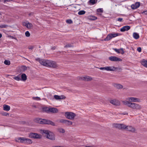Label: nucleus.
Instances as JSON below:
<instances>
[{"label":"nucleus","mask_w":147,"mask_h":147,"mask_svg":"<svg viewBox=\"0 0 147 147\" xmlns=\"http://www.w3.org/2000/svg\"><path fill=\"white\" fill-rule=\"evenodd\" d=\"M36 60L38 61L41 65L47 67L54 68H55L57 67L55 62L52 61L44 59H40L39 58H36Z\"/></svg>","instance_id":"1"},{"label":"nucleus","mask_w":147,"mask_h":147,"mask_svg":"<svg viewBox=\"0 0 147 147\" xmlns=\"http://www.w3.org/2000/svg\"><path fill=\"white\" fill-rule=\"evenodd\" d=\"M35 121L42 124L50 125L53 126H55V123L52 121L46 119H42L39 118H36L34 120Z\"/></svg>","instance_id":"2"},{"label":"nucleus","mask_w":147,"mask_h":147,"mask_svg":"<svg viewBox=\"0 0 147 147\" xmlns=\"http://www.w3.org/2000/svg\"><path fill=\"white\" fill-rule=\"evenodd\" d=\"M42 135L47 138L51 140H55V136L54 134L51 131L47 130L41 131Z\"/></svg>","instance_id":"3"},{"label":"nucleus","mask_w":147,"mask_h":147,"mask_svg":"<svg viewBox=\"0 0 147 147\" xmlns=\"http://www.w3.org/2000/svg\"><path fill=\"white\" fill-rule=\"evenodd\" d=\"M65 116L68 119H73L76 116V115L72 112H67L65 113Z\"/></svg>","instance_id":"4"},{"label":"nucleus","mask_w":147,"mask_h":147,"mask_svg":"<svg viewBox=\"0 0 147 147\" xmlns=\"http://www.w3.org/2000/svg\"><path fill=\"white\" fill-rule=\"evenodd\" d=\"M129 107L136 110H139L141 109V107L140 105L131 102Z\"/></svg>","instance_id":"5"},{"label":"nucleus","mask_w":147,"mask_h":147,"mask_svg":"<svg viewBox=\"0 0 147 147\" xmlns=\"http://www.w3.org/2000/svg\"><path fill=\"white\" fill-rule=\"evenodd\" d=\"M29 137L31 138L38 139L41 138V136L37 133H31L29 134Z\"/></svg>","instance_id":"6"},{"label":"nucleus","mask_w":147,"mask_h":147,"mask_svg":"<svg viewBox=\"0 0 147 147\" xmlns=\"http://www.w3.org/2000/svg\"><path fill=\"white\" fill-rule=\"evenodd\" d=\"M109 59L113 61H122L121 59L115 56L110 57H109Z\"/></svg>","instance_id":"7"},{"label":"nucleus","mask_w":147,"mask_h":147,"mask_svg":"<svg viewBox=\"0 0 147 147\" xmlns=\"http://www.w3.org/2000/svg\"><path fill=\"white\" fill-rule=\"evenodd\" d=\"M114 127L119 129H125V125L122 124H115L114 125Z\"/></svg>","instance_id":"8"},{"label":"nucleus","mask_w":147,"mask_h":147,"mask_svg":"<svg viewBox=\"0 0 147 147\" xmlns=\"http://www.w3.org/2000/svg\"><path fill=\"white\" fill-rule=\"evenodd\" d=\"M114 127L119 129H125V125L122 124H115L114 125Z\"/></svg>","instance_id":"9"},{"label":"nucleus","mask_w":147,"mask_h":147,"mask_svg":"<svg viewBox=\"0 0 147 147\" xmlns=\"http://www.w3.org/2000/svg\"><path fill=\"white\" fill-rule=\"evenodd\" d=\"M26 138L24 137H19L16 139V142L25 143Z\"/></svg>","instance_id":"10"},{"label":"nucleus","mask_w":147,"mask_h":147,"mask_svg":"<svg viewBox=\"0 0 147 147\" xmlns=\"http://www.w3.org/2000/svg\"><path fill=\"white\" fill-rule=\"evenodd\" d=\"M130 28V27L129 26H125L122 27L120 29V30L121 32H123L125 31H127L129 30Z\"/></svg>","instance_id":"11"},{"label":"nucleus","mask_w":147,"mask_h":147,"mask_svg":"<svg viewBox=\"0 0 147 147\" xmlns=\"http://www.w3.org/2000/svg\"><path fill=\"white\" fill-rule=\"evenodd\" d=\"M140 3L139 2H136L134 4H132L131 5L132 9H137L140 6Z\"/></svg>","instance_id":"12"},{"label":"nucleus","mask_w":147,"mask_h":147,"mask_svg":"<svg viewBox=\"0 0 147 147\" xmlns=\"http://www.w3.org/2000/svg\"><path fill=\"white\" fill-rule=\"evenodd\" d=\"M110 102L111 103L116 106L119 105L120 104L119 101L116 99L111 100L110 101Z\"/></svg>","instance_id":"13"},{"label":"nucleus","mask_w":147,"mask_h":147,"mask_svg":"<svg viewBox=\"0 0 147 147\" xmlns=\"http://www.w3.org/2000/svg\"><path fill=\"white\" fill-rule=\"evenodd\" d=\"M113 49L116 52L118 53H121L122 54H123L124 53V52L123 50V48H121L120 49H118L116 48H113Z\"/></svg>","instance_id":"14"},{"label":"nucleus","mask_w":147,"mask_h":147,"mask_svg":"<svg viewBox=\"0 0 147 147\" xmlns=\"http://www.w3.org/2000/svg\"><path fill=\"white\" fill-rule=\"evenodd\" d=\"M129 101L134 102H139L140 100L139 99L133 97H131L128 98Z\"/></svg>","instance_id":"15"},{"label":"nucleus","mask_w":147,"mask_h":147,"mask_svg":"<svg viewBox=\"0 0 147 147\" xmlns=\"http://www.w3.org/2000/svg\"><path fill=\"white\" fill-rule=\"evenodd\" d=\"M125 129L132 132H134L135 131V129L131 126H126L125 125Z\"/></svg>","instance_id":"16"},{"label":"nucleus","mask_w":147,"mask_h":147,"mask_svg":"<svg viewBox=\"0 0 147 147\" xmlns=\"http://www.w3.org/2000/svg\"><path fill=\"white\" fill-rule=\"evenodd\" d=\"M49 111V113H56L58 112V110L57 108L54 107L50 108Z\"/></svg>","instance_id":"17"},{"label":"nucleus","mask_w":147,"mask_h":147,"mask_svg":"<svg viewBox=\"0 0 147 147\" xmlns=\"http://www.w3.org/2000/svg\"><path fill=\"white\" fill-rule=\"evenodd\" d=\"M82 79L85 81H90L92 80V78L88 76H86L85 77H83L82 78Z\"/></svg>","instance_id":"18"},{"label":"nucleus","mask_w":147,"mask_h":147,"mask_svg":"<svg viewBox=\"0 0 147 147\" xmlns=\"http://www.w3.org/2000/svg\"><path fill=\"white\" fill-rule=\"evenodd\" d=\"M10 109V107L6 105H3V110L6 111H8Z\"/></svg>","instance_id":"19"},{"label":"nucleus","mask_w":147,"mask_h":147,"mask_svg":"<svg viewBox=\"0 0 147 147\" xmlns=\"http://www.w3.org/2000/svg\"><path fill=\"white\" fill-rule=\"evenodd\" d=\"M21 80L25 81L27 79V76L25 74H23L21 75Z\"/></svg>","instance_id":"20"},{"label":"nucleus","mask_w":147,"mask_h":147,"mask_svg":"<svg viewBox=\"0 0 147 147\" xmlns=\"http://www.w3.org/2000/svg\"><path fill=\"white\" fill-rule=\"evenodd\" d=\"M133 37L136 39H138L140 37L138 34L136 32L133 33Z\"/></svg>","instance_id":"21"},{"label":"nucleus","mask_w":147,"mask_h":147,"mask_svg":"<svg viewBox=\"0 0 147 147\" xmlns=\"http://www.w3.org/2000/svg\"><path fill=\"white\" fill-rule=\"evenodd\" d=\"M110 69L111 70H110V71H115L117 69L120 70L121 69L120 67H111V68H110Z\"/></svg>","instance_id":"22"},{"label":"nucleus","mask_w":147,"mask_h":147,"mask_svg":"<svg viewBox=\"0 0 147 147\" xmlns=\"http://www.w3.org/2000/svg\"><path fill=\"white\" fill-rule=\"evenodd\" d=\"M88 18L91 20H95L97 19V17L93 16H90L88 17Z\"/></svg>","instance_id":"23"},{"label":"nucleus","mask_w":147,"mask_h":147,"mask_svg":"<svg viewBox=\"0 0 147 147\" xmlns=\"http://www.w3.org/2000/svg\"><path fill=\"white\" fill-rule=\"evenodd\" d=\"M65 124L66 125H72V122L71 121L65 119Z\"/></svg>","instance_id":"24"},{"label":"nucleus","mask_w":147,"mask_h":147,"mask_svg":"<svg viewBox=\"0 0 147 147\" xmlns=\"http://www.w3.org/2000/svg\"><path fill=\"white\" fill-rule=\"evenodd\" d=\"M114 86L118 89H121L123 88V86L120 84H114Z\"/></svg>","instance_id":"25"},{"label":"nucleus","mask_w":147,"mask_h":147,"mask_svg":"<svg viewBox=\"0 0 147 147\" xmlns=\"http://www.w3.org/2000/svg\"><path fill=\"white\" fill-rule=\"evenodd\" d=\"M32 143V140L26 138L25 144H31Z\"/></svg>","instance_id":"26"},{"label":"nucleus","mask_w":147,"mask_h":147,"mask_svg":"<svg viewBox=\"0 0 147 147\" xmlns=\"http://www.w3.org/2000/svg\"><path fill=\"white\" fill-rule=\"evenodd\" d=\"M111 36L109 34L104 39V40L105 41H108L111 40Z\"/></svg>","instance_id":"27"},{"label":"nucleus","mask_w":147,"mask_h":147,"mask_svg":"<svg viewBox=\"0 0 147 147\" xmlns=\"http://www.w3.org/2000/svg\"><path fill=\"white\" fill-rule=\"evenodd\" d=\"M43 111H45L47 113H49V110L50 108L47 107H45L42 109Z\"/></svg>","instance_id":"28"},{"label":"nucleus","mask_w":147,"mask_h":147,"mask_svg":"<svg viewBox=\"0 0 147 147\" xmlns=\"http://www.w3.org/2000/svg\"><path fill=\"white\" fill-rule=\"evenodd\" d=\"M141 64L145 67H147V61L144 59L141 62Z\"/></svg>","instance_id":"29"},{"label":"nucleus","mask_w":147,"mask_h":147,"mask_svg":"<svg viewBox=\"0 0 147 147\" xmlns=\"http://www.w3.org/2000/svg\"><path fill=\"white\" fill-rule=\"evenodd\" d=\"M97 14L101 15V14H100L99 13H102L103 12L102 8H98L97 9Z\"/></svg>","instance_id":"30"},{"label":"nucleus","mask_w":147,"mask_h":147,"mask_svg":"<svg viewBox=\"0 0 147 147\" xmlns=\"http://www.w3.org/2000/svg\"><path fill=\"white\" fill-rule=\"evenodd\" d=\"M25 26L27 28H31V27H32V24L31 23L28 22V23L26 24Z\"/></svg>","instance_id":"31"},{"label":"nucleus","mask_w":147,"mask_h":147,"mask_svg":"<svg viewBox=\"0 0 147 147\" xmlns=\"http://www.w3.org/2000/svg\"><path fill=\"white\" fill-rule=\"evenodd\" d=\"M123 103L125 105H127L129 107L131 102H129L128 101H123Z\"/></svg>","instance_id":"32"},{"label":"nucleus","mask_w":147,"mask_h":147,"mask_svg":"<svg viewBox=\"0 0 147 147\" xmlns=\"http://www.w3.org/2000/svg\"><path fill=\"white\" fill-rule=\"evenodd\" d=\"M14 79L17 81L21 80L20 76L19 75H18L17 76H15L14 77Z\"/></svg>","instance_id":"33"},{"label":"nucleus","mask_w":147,"mask_h":147,"mask_svg":"<svg viewBox=\"0 0 147 147\" xmlns=\"http://www.w3.org/2000/svg\"><path fill=\"white\" fill-rule=\"evenodd\" d=\"M86 13V11L84 10H81L79 11L78 14L79 15H82L85 14Z\"/></svg>","instance_id":"34"},{"label":"nucleus","mask_w":147,"mask_h":147,"mask_svg":"<svg viewBox=\"0 0 147 147\" xmlns=\"http://www.w3.org/2000/svg\"><path fill=\"white\" fill-rule=\"evenodd\" d=\"M58 131L60 133H63L65 132V131L64 129L62 128H60L58 129Z\"/></svg>","instance_id":"35"},{"label":"nucleus","mask_w":147,"mask_h":147,"mask_svg":"<svg viewBox=\"0 0 147 147\" xmlns=\"http://www.w3.org/2000/svg\"><path fill=\"white\" fill-rule=\"evenodd\" d=\"M89 3L92 5L96 3L95 0H90L89 1Z\"/></svg>","instance_id":"36"},{"label":"nucleus","mask_w":147,"mask_h":147,"mask_svg":"<svg viewBox=\"0 0 147 147\" xmlns=\"http://www.w3.org/2000/svg\"><path fill=\"white\" fill-rule=\"evenodd\" d=\"M4 63L7 65H9L10 64V61L7 60H5L4 61Z\"/></svg>","instance_id":"37"},{"label":"nucleus","mask_w":147,"mask_h":147,"mask_svg":"<svg viewBox=\"0 0 147 147\" xmlns=\"http://www.w3.org/2000/svg\"><path fill=\"white\" fill-rule=\"evenodd\" d=\"M54 98L56 100L61 99V98L60 96L58 95H55L54 96Z\"/></svg>","instance_id":"38"},{"label":"nucleus","mask_w":147,"mask_h":147,"mask_svg":"<svg viewBox=\"0 0 147 147\" xmlns=\"http://www.w3.org/2000/svg\"><path fill=\"white\" fill-rule=\"evenodd\" d=\"M8 26L7 25L5 24H1L0 25V28H6Z\"/></svg>","instance_id":"39"},{"label":"nucleus","mask_w":147,"mask_h":147,"mask_svg":"<svg viewBox=\"0 0 147 147\" xmlns=\"http://www.w3.org/2000/svg\"><path fill=\"white\" fill-rule=\"evenodd\" d=\"M66 22L67 23L71 24L73 22L72 20L71 19H68L66 20Z\"/></svg>","instance_id":"40"},{"label":"nucleus","mask_w":147,"mask_h":147,"mask_svg":"<svg viewBox=\"0 0 147 147\" xmlns=\"http://www.w3.org/2000/svg\"><path fill=\"white\" fill-rule=\"evenodd\" d=\"M65 119H60L58 121V122L60 123H63L65 124Z\"/></svg>","instance_id":"41"},{"label":"nucleus","mask_w":147,"mask_h":147,"mask_svg":"<svg viewBox=\"0 0 147 147\" xmlns=\"http://www.w3.org/2000/svg\"><path fill=\"white\" fill-rule=\"evenodd\" d=\"M34 100H41L40 98L36 96V97H33L32 98Z\"/></svg>","instance_id":"42"},{"label":"nucleus","mask_w":147,"mask_h":147,"mask_svg":"<svg viewBox=\"0 0 147 147\" xmlns=\"http://www.w3.org/2000/svg\"><path fill=\"white\" fill-rule=\"evenodd\" d=\"M25 34L27 37H29L30 36V34L28 31H27L25 32Z\"/></svg>","instance_id":"43"},{"label":"nucleus","mask_w":147,"mask_h":147,"mask_svg":"<svg viewBox=\"0 0 147 147\" xmlns=\"http://www.w3.org/2000/svg\"><path fill=\"white\" fill-rule=\"evenodd\" d=\"M113 35L114 36V37H116L117 36H118L120 35V34L119 33H113Z\"/></svg>","instance_id":"44"},{"label":"nucleus","mask_w":147,"mask_h":147,"mask_svg":"<svg viewBox=\"0 0 147 147\" xmlns=\"http://www.w3.org/2000/svg\"><path fill=\"white\" fill-rule=\"evenodd\" d=\"M72 46H73L72 45H71V44H67V45H65L64 46V47L65 48L70 47Z\"/></svg>","instance_id":"45"},{"label":"nucleus","mask_w":147,"mask_h":147,"mask_svg":"<svg viewBox=\"0 0 147 147\" xmlns=\"http://www.w3.org/2000/svg\"><path fill=\"white\" fill-rule=\"evenodd\" d=\"M2 114L5 116H7L8 115H9V113H6V112H3L2 113Z\"/></svg>","instance_id":"46"},{"label":"nucleus","mask_w":147,"mask_h":147,"mask_svg":"<svg viewBox=\"0 0 147 147\" xmlns=\"http://www.w3.org/2000/svg\"><path fill=\"white\" fill-rule=\"evenodd\" d=\"M60 97L61 98V99H65L66 98V97L64 96V95H61V96H60Z\"/></svg>","instance_id":"47"},{"label":"nucleus","mask_w":147,"mask_h":147,"mask_svg":"<svg viewBox=\"0 0 147 147\" xmlns=\"http://www.w3.org/2000/svg\"><path fill=\"white\" fill-rule=\"evenodd\" d=\"M110 68H111V67H105V70H107V71H110V70H111L110 69Z\"/></svg>","instance_id":"48"},{"label":"nucleus","mask_w":147,"mask_h":147,"mask_svg":"<svg viewBox=\"0 0 147 147\" xmlns=\"http://www.w3.org/2000/svg\"><path fill=\"white\" fill-rule=\"evenodd\" d=\"M137 50L139 52H140L141 51L142 49L140 47H138L137 49Z\"/></svg>","instance_id":"49"},{"label":"nucleus","mask_w":147,"mask_h":147,"mask_svg":"<svg viewBox=\"0 0 147 147\" xmlns=\"http://www.w3.org/2000/svg\"><path fill=\"white\" fill-rule=\"evenodd\" d=\"M117 20L119 22H121L123 20V18H118Z\"/></svg>","instance_id":"50"},{"label":"nucleus","mask_w":147,"mask_h":147,"mask_svg":"<svg viewBox=\"0 0 147 147\" xmlns=\"http://www.w3.org/2000/svg\"><path fill=\"white\" fill-rule=\"evenodd\" d=\"M13 0H4L3 1V2L5 3L6 2H10L11 1H13Z\"/></svg>","instance_id":"51"},{"label":"nucleus","mask_w":147,"mask_h":147,"mask_svg":"<svg viewBox=\"0 0 147 147\" xmlns=\"http://www.w3.org/2000/svg\"><path fill=\"white\" fill-rule=\"evenodd\" d=\"M99 69L100 70H105V67H101Z\"/></svg>","instance_id":"52"},{"label":"nucleus","mask_w":147,"mask_h":147,"mask_svg":"<svg viewBox=\"0 0 147 147\" xmlns=\"http://www.w3.org/2000/svg\"><path fill=\"white\" fill-rule=\"evenodd\" d=\"M24 70H25L26 69V67L25 66H23L22 67Z\"/></svg>","instance_id":"53"},{"label":"nucleus","mask_w":147,"mask_h":147,"mask_svg":"<svg viewBox=\"0 0 147 147\" xmlns=\"http://www.w3.org/2000/svg\"><path fill=\"white\" fill-rule=\"evenodd\" d=\"M110 34V35L111 36V39L113 38H114V36H113V34L112 33H110L109 34Z\"/></svg>","instance_id":"54"},{"label":"nucleus","mask_w":147,"mask_h":147,"mask_svg":"<svg viewBox=\"0 0 147 147\" xmlns=\"http://www.w3.org/2000/svg\"><path fill=\"white\" fill-rule=\"evenodd\" d=\"M142 13H144V14H145L146 15H147V10H146V11H144Z\"/></svg>","instance_id":"55"},{"label":"nucleus","mask_w":147,"mask_h":147,"mask_svg":"<svg viewBox=\"0 0 147 147\" xmlns=\"http://www.w3.org/2000/svg\"><path fill=\"white\" fill-rule=\"evenodd\" d=\"M33 47H31L29 48V49H33Z\"/></svg>","instance_id":"56"},{"label":"nucleus","mask_w":147,"mask_h":147,"mask_svg":"<svg viewBox=\"0 0 147 147\" xmlns=\"http://www.w3.org/2000/svg\"><path fill=\"white\" fill-rule=\"evenodd\" d=\"M2 36V35L0 33V38H1Z\"/></svg>","instance_id":"57"},{"label":"nucleus","mask_w":147,"mask_h":147,"mask_svg":"<svg viewBox=\"0 0 147 147\" xmlns=\"http://www.w3.org/2000/svg\"><path fill=\"white\" fill-rule=\"evenodd\" d=\"M55 49V47H52V48H51V49L52 50H54Z\"/></svg>","instance_id":"58"},{"label":"nucleus","mask_w":147,"mask_h":147,"mask_svg":"<svg viewBox=\"0 0 147 147\" xmlns=\"http://www.w3.org/2000/svg\"><path fill=\"white\" fill-rule=\"evenodd\" d=\"M11 37L12 39L14 38V37L13 36H11Z\"/></svg>","instance_id":"59"}]
</instances>
